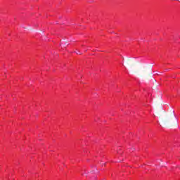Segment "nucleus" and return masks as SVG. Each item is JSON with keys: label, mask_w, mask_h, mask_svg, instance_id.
I'll use <instances>...</instances> for the list:
<instances>
[{"label": "nucleus", "mask_w": 180, "mask_h": 180, "mask_svg": "<svg viewBox=\"0 0 180 180\" xmlns=\"http://www.w3.org/2000/svg\"><path fill=\"white\" fill-rule=\"evenodd\" d=\"M165 126H172V124H178V120L175 117V111L172 110L167 118L162 120Z\"/></svg>", "instance_id": "1"}, {"label": "nucleus", "mask_w": 180, "mask_h": 180, "mask_svg": "<svg viewBox=\"0 0 180 180\" xmlns=\"http://www.w3.org/2000/svg\"><path fill=\"white\" fill-rule=\"evenodd\" d=\"M132 63H133V60L130 58L127 59V61H126L127 65H131Z\"/></svg>", "instance_id": "2"}]
</instances>
